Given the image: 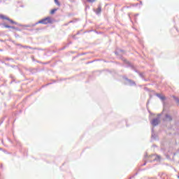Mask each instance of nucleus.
<instances>
[{
	"instance_id": "1",
	"label": "nucleus",
	"mask_w": 179,
	"mask_h": 179,
	"mask_svg": "<svg viewBox=\"0 0 179 179\" xmlns=\"http://www.w3.org/2000/svg\"><path fill=\"white\" fill-rule=\"evenodd\" d=\"M40 24H51L52 23V19L51 17H47L38 22Z\"/></svg>"
},
{
	"instance_id": "6",
	"label": "nucleus",
	"mask_w": 179,
	"mask_h": 179,
	"mask_svg": "<svg viewBox=\"0 0 179 179\" xmlns=\"http://www.w3.org/2000/svg\"><path fill=\"white\" fill-rule=\"evenodd\" d=\"M4 27H6V29H15V27H10V26L7 25V24H4Z\"/></svg>"
},
{
	"instance_id": "10",
	"label": "nucleus",
	"mask_w": 179,
	"mask_h": 179,
	"mask_svg": "<svg viewBox=\"0 0 179 179\" xmlns=\"http://www.w3.org/2000/svg\"><path fill=\"white\" fill-rule=\"evenodd\" d=\"M88 2H95L96 0H87Z\"/></svg>"
},
{
	"instance_id": "14",
	"label": "nucleus",
	"mask_w": 179,
	"mask_h": 179,
	"mask_svg": "<svg viewBox=\"0 0 179 179\" xmlns=\"http://www.w3.org/2000/svg\"><path fill=\"white\" fill-rule=\"evenodd\" d=\"M178 178H179V176H178Z\"/></svg>"
},
{
	"instance_id": "9",
	"label": "nucleus",
	"mask_w": 179,
	"mask_h": 179,
	"mask_svg": "<svg viewBox=\"0 0 179 179\" xmlns=\"http://www.w3.org/2000/svg\"><path fill=\"white\" fill-rule=\"evenodd\" d=\"M55 2L56 3V5H57V6H60L61 4L59 3V1H58V0H55Z\"/></svg>"
},
{
	"instance_id": "13",
	"label": "nucleus",
	"mask_w": 179,
	"mask_h": 179,
	"mask_svg": "<svg viewBox=\"0 0 179 179\" xmlns=\"http://www.w3.org/2000/svg\"><path fill=\"white\" fill-rule=\"evenodd\" d=\"M0 51H2V50H0Z\"/></svg>"
},
{
	"instance_id": "12",
	"label": "nucleus",
	"mask_w": 179,
	"mask_h": 179,
	"mask_svg": "<svg viewBox=\"0 0 179 179\" xmlns=\"http://www.w3.org/2000/svg\"><path fill=\"white\" fill-rule=\"evenodd\" d=\"M24 48H27V46H24Z\"/></svg>"
},
{
	"instance_id": "4",
	"label": "nucleus",
	"mask_w": 179,
	"mask_h": 179,
	"mask_svg": "<svg viewBox=\"0 0 179 179\" xmlns=\"http://www.w3.org/2000/svg\"><path fill=\"white\" fill-rule=\"evenodd\" d=\"M0 19H5L6 20H9V17H6L3 15L0 14Z\"/></svg>"
},
{
	"instance_id": "15",
	"label": "nucleus",
	"mask_w": 179,
	"mask_h": 179,
	"mask_svg": "<svg viewBox=\"0 0 179 179\" xmlns=\"http://www.w3.org/2000/svg\"><path fill=\"white\" fill-rule=\"evenodd\" d=\"M178 102H179V101H178Z\"/></svg>"
},
{
	"instance_id": "2",
	"label": "nucleus",
	"mask_w": 179,
	"mask_h": 179,
	"mask_svg": "<svg viewBox=\"0 0 179 179\" xmlns=\"http://www.w3.org/2000/svg\"><path fill=\"white\" fill-rule=\"evenodd\" d=\"M159 124V119H154L152 121V124L154 125V127H156Z\"/></svg>"
},
{
	"instance_id": "5",
	"label": "nucleus",
	"mask_w": 179,
	"mask_h": 179,
	"mask_svg": "<svg viewBox=\"0 0 179 179\" xmlns=\"http://www.w3.org/2000/svg\"><path fill=\"white\" fill-rule=\"evenodd\" d=\"M57 10H58L57 8H54V9L51 10L50 15H54V13H55L57 12Z\"/></svg>"
},
{
	"instance_id": "8",
	"label": "nucleus",
	"mask_w": 179,
	"mask_h": 179,
	"mask_svg": "<svg viewBox=\"0 0 179 179\" xmlns=\"http://www.w3.org/2000/svg\"><path fill=\"white\" fill-rule=\"evenodd\" d=\"M8 20V22H10V23H11L12 24H16V22H15V21L10 20V19H9V18H8V20Z\"/></svg>"
},
{
	"instance_id": "7",
	"label": "nucleus",
	"mask_w": 179,
	"mask_h": 179,
	"mask_svg": "<svg viewBox=\"0 0 179 179\" xmlns=\"http://www.w3.org/2000/svg\"><path fill=\"white\" fill-rule=\"evenodd\" d=\"M101 13V7H99L96 10V13L99 15V13Z\"/></svg>"
},
{
	"instance_id": "11",
	"label": "nucleus",
	"mask_w": 179,
	"mask_h": 179,
	"mask_svg": "<svg viewBox=\"0 0 179 179\" xmlns=\"http://www.w3.org/2000/svg\"><path fill=\"white\" fill-rule=\"evenodd\" d=\"M161 99H162V100H164V96L161 97Z\"/></svg>"
},
{
	"instance_id": "3",
	"label": "nucleus",
	"mask_w": 179,
	"mask_h": 179,
	"mask_svg": "<svg viewBox=\"0 0 179 179\" xmlns=\"http://www.w3.org/2000/svg\"><path fill=\"white\" fill-rule=\"evenodd\" d=\"M173 120V118H171V116L166 115V118H165V121H171Z\"/></svg>"
}]
</instances>
